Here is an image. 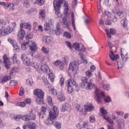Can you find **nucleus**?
Masks as SVG:
<instances>
[{"label":"nucleus","mask_w":129,"mask_h":129,"mask_svg":"<svg viewBox=\"0 0 129 129\" xmlns=\"http://www.w3.org/2000/svg\"><path fill=\"white\" fill-rule=\"evenodd\" d=\"M63 4V14L64 16L68 17L70 15L71 11L69 8V5L65 0H54L53 1V7L55 11V15L58 18H61L62 14L60 13V9H61V5Z\"/></svg>","instance_id":"1"},{"label":"nucleus","mask_w":129,"mask_h":129,"mask_svg":"<svg viewBox=\"0 0 129 129\" xmlns=\"http://www.w3.org/2000/svg\"><path fill=\"white\" fill-rule=\"evenodd\" d=\"M85 75L87 77H83L81 78L82 84L81 87L82 88H86V89H92L93 87H95V85L93 84H92L91 80H89V81H88V78L91 77L93 75L92 72L89 70L85 72Z\"/></svg>","instance_id":"2"},{"label":"nucleus","mask_w":129,"mask_h":129,"mask_svg":"<svg viewBox=\"0 0 129 129\" xmlns=\"http://www.w3.org/2000/svg\"><path fill=\"white\" fill-rule=\"evenodd\" d=\"M59 114V110L57 107L53 106L50 111L49 112V117L47 118L45 120V124L51 125L53 122V119L57 118V115Z\"/></svg>","instance_id":"3"},{"label":"nucleus","mask_w":129,"mask_h":129,"mask_svg":"<svg viewBox=\"0 0 129 129\" xmlns=\"http://www.w3.org/2000/svg\"><path fill=\"white\" fill-rule=\"evenodd\" d=\"M29 47L31 52H35L37 51V49H38L36 42H35L34 41L27 40L21 44V48L23 51H25L26 49H28Z\"/></svg>","instance_id":"4"},{"label":"nucleus","mask_w":129,"mask_h":129,"mask_svg":"<svg viewBox=\"0 0 129 129\" xmlns=\"http://www.w3.org/2000/svg\"><path fill=\"white\" fill-rule=\"evenodd\" d=\"M33 93L34 95H36L35 102H36L37 104H43L44 102V91H42L41 89H36L34 90Z\"/></svg>","instance_id":"5"},{"label":"nucleus","mask_w":129,"mask_h":129,"mask_svg":"<svg viewBox=\"0 0 129 129\" xmlns=\"http://www.w3.org/2000/svg\"><path fill=\"white\" fill-rule=\"evenodd\" d=\"M100 112L102 113L103 118L107 120L108 122L110 123V124L107 125L108 129H114L113 126V121H112L109 117L107 116V111L103 107L100 108Z\"/></svg>","instance_id":"6"},{"label":"nucleus","mask_w":129,"mask_h":129,"mask_svg":"<svg viewBox=\"0 0 129 129\" xmlns=\"http://www.w3.org/2000/svg\"><path fill=\"white\" fill-rule=\"evenodd\" d=\"M77 62L73 61L70 63L69 71V75L71 78L73 77H75V75L77 74Z\"/></svg>","instance_id":"7"},{"label":"nucleus","mask_w":129,"mask_h":129,"mask_svg":"<svg viewBox=\"0 0 129 129\" xmlns=\"http://www.w3.org/2000/svg\"><path fill=\"white\" fill-rule=\"evenodd\" d=\"M32 67L37 70H41L42 72H45V73H51V70L49 68V67L47 64H38L36 63H33Z\"/></svg>","instance_id":"8"},{"label":"nucleus","mask_w":129,"mask_h":129,"mask_svg":"<svg viewBox=\"0 0 129 129\" xmlns=\"http://www.w3.org/2000/svg\"><path fill=\"white\" fill-rule=\"evenodd\" d=\"M95 98L98 103H101V98L105 97V95L103 92L101 91L99 89H96L95 92Z\"/></svg>","instance_id":"9"},{"label":"nucleus","mask_w":129,"mask_h":129,"mask_svg":"<svg viewBox=\"0 0 129 129\" xmlns=\"http://www.w3.org/2000/svg\"><path fill=\"white\" fill-rule=\"evenodd\" d=\"M21 58L23 64L26 65V66H30L33 64V63L31 62L30 58H28V56L26 54H22Z\"/></svg>","instance_id":"10"},{"label":"nucleus","mask_w":129,"mask_h":129,"mask_svg":"<svg viewBox=\"0 0 129 129\" xmlns=\"http://www.w3.org/2000/svg\"><path fill=\"white\" fill-rule=\"evenodd\" d=\"M67 85L73 87L76 91H79V86L76 84V82L73 79H70L67 82Z\"/></svg>","instance_id":"11"},{"label":"nucleus","mask_w":129,"mask_h":129,"mask_svg":"<svg viewBox=\"0 0 129 129\" xmlns=\"http://www.w3.org/2000/svg\"><path fill=\"white\" fill-rule=\"evenodd\" d=\"M24 121H29V120H35L36 119V115L33 113L24 115L23 117Z\"/></svg>","instance_id":"12"},{"label":"nucleus","mask_w":129,"mask_h":129,"mask_svg":"<svg viewBox=\"0 0 129 129\" xmlns=\"http://www.w3.org/2000/svg\"><path fill=\"white\" fill-rule=\"evenodd\" d=\"M70 109H71V106H70V104H68V103L63 104L60 107V111L62 112H64V111H69Z\"/></svg>","instance_id":"13"},{"label":"nucleus","mask_w":129,"mask_h":129,"mask_svg":"<svg viewBox=\"0 0 129 129\" xmlns=\"http://www.w3.org/2000/svg\"><path fill=\"white\" fill-rule=\"evenodd\" d=\"M82 49H79L80 46L79 45V43H76L73 44V47L77 51H80V52H85V47L83 45V44H82Z\"/></svg>","instance_id":"14"},{"label":"nucleus","mask_w":129,"mask_h":129,"mask_svg":"<svg viewBox=\"0 0 129 129\" xmlns=\"http://www.w3.org/2000/svg\"><path fill=\"white\" fill-rule=\"evenodd\" d=\"M13 30H14V27H12L10 26H8V27L5 28L3 31V33L4 34V36H7V35H9V34H11V33L13 32Z\"/></svg>","instance_id":"15"},{"label":"nucleus","mask_w":129,"mask_h":129,"mask_svg":"<svg viewBox=\"0 0 129 129\" xmlns=\"http://www.w3.org/2000/svg\"><path fill=\"white\" fill-rule=\"evenodd\" d=\"M88 126V122L87 121H81L77 125L78 128H84V127H87Z\"/></svg>","instance_id":"16"},{"label":"nucleus","mask_w":129,"mask_h":129,"mask_svg":"<svg viewBox=\"0 0 129 129\" xmlns=\"http://www.w3.org/2000/svg\"><path fill=\"white\" fill-rule=\"evenodd\" d=\"M52 25V20H49L48 23H46L44 24V31L45 32L50 31V29H51Z\"/></svg>","instance_id":"17"},{"label":"nucleus","mask_w":129,"mask_h":129,"mask_svg":"<svg viewBox=\"0 0 129 129\" xmlns=\"http://www.w3.org/2000/svg\"><path fill=\"white\" fill-rule=\"evenodd\" d=\"M3 59H4L3 62L5 65L6 68H7V69H10V64L8 63V60H9V58H8V56L6 54L4 55Z\"/></svg>","instance_id":"18"},{"label":"nucleus","mask_w":129,"mask_h":129,"mask_svg":"<svg viewBox=\"0 0 129 129\" xmlns=\"http://www.w3.org/2000/svg\"><path fill=\"white\" fill-rule=\"evenodd\" d=\"M85 109L86 111H92L94 109V107L92 105L91 103H88L87 105H85Z\"/></svg>","instance_id":"19"},{"label":"nucleus","mask_w":129,"mask_h":129,"mask_svg":"<svg viewBox=\"0 0 129 129\" xmlns=\"http://www.w3.org/2000/svg\"><path fill=\"white\" fill-rule=\"evenodd\" d=\"M24 35H25V31L20 28L18 34V38L21 40H23L24 39Z\"/></svg>","instance_id":"20"},{"label":"nucleus","mask_w":129,"mask_h":129,"mask_svg":"<svg viewBox=\"0 0 129 129\" xmlns=\"http://www.w3.org/2000/svg\"><path fill=\"white\" fill-rule=\"evenodd\" d=\"M20 26L21 29H23V28H25V29H31V24L29 23H21Z\"/></svg>","instance_id":"21"},{"label":"nucleus","mask_w":129,"mask_h":129,"mask_svg":"<svg viewBox=\"0 0 129 129\" xmlns=\"http://www.w3.org/2000/svg\"><path fill=\"white\" fill-rule=\"evenodd\" d=\"M79 55L80 57V58L82 59V61L83 62V63H85L86 64H87V59H86V57H85V55H84V53L82 52H79Z\"/></svg>","instance_id":"22"},{"label":"nucleus","mask_w":129,"mask_h":129,"mask_svg":"<svg viewBox=\"0 0 129 129\" xmlns=\"http://www.w3.org/2000/svg\"><path fill=\"white\" fill-rule=\"evenodd\" d=\"M39 18L42 19V20H44L45 19V17L46 16V12L45 10L42 9L39 11Z\"/></svg>","instance_id":"23"},{"label":"nucleus","mask_w":129,"mask_h":129,"mask_svg":"<svg viewBox=\"0 0 129 129\" xmlns=\"http://www.w3.org/2000/svg\"><path fill=\"white\" fill-rule=\"evenodd\" d=\"M12 79V77L11 76H6L3 77L2 80V83H5L8 80H11Z\"/></svg>","instance_id":"24"},{"label":"nucleus","mask_w":129,"mask_h":129,"mask_svg":"<svg viewBox=\"0 0 129 129\" xmlns=\"http://www.w3.org/2000/svg\"><path fill=\"white\" fill-rule=\"evenodd\" d=\"M57 99L58 100H59V101L62 102V101H65L66 98L65 97V96H64L63 94H60L58 96Z\"/></svg>","instance_id":"25"},{"label":"nucleus","mask_w":129,"mask_h":129,"mask_svg":"<svg viewBox=\"0 0 129 129\" xmlns=\"http://www.w3.org/2000/svg\"><path fill=\"white\" fill-rule=\"evenodd\" d=\"M72 19V25L74 28V30L75 31L76 30V27H75V19H74V13L72 12L71 14Z\"/></svg>","instance_id":"26"},{"label":"nucleus","mask_w":129,"mask_h":129,"mask_svg":"<svg viewBox=\"0 0 129 129\" xmlns=\"http://www.w3.org/2000/svg\"><path fill=\"white\" fill-rule=\"evenodd\" d=\"M48 78L50 79L51 82H54L55 79V76L54 74L52 73V72L50 71V73L48 74Z\"/></svg>","instance_id":"27"},{"label":"nucleus","mask_w":129,"mask_h":129,"mask_svg":"<svg viewBox=\"0 0 129 129\" xmlns=\"http://www.w3.org/2000/svg\"><path fill=\"white\" fill-rule=\"evenodd\" d=\"M33 37H34V35L33 33L31 32H28L26 34L25 38L27 40H31V39H33Z\"/></svg>","instance_id":"28"},{"label":"nucleus","mask_w":129,"mask_h":129,"mask_svg":"<svg viewBox=\"0 0 129 129\" xmlns=\"http://www.w3.org/2000/svg\"><path fill=\"white\" fill-rule=\"evenodd\" d=\"M17 57H18V55L17 54H14L13 56V61L14 64H20V61L17 59Z\"/></svg>","instance_id":"29"},{"label":"nucleus","mask_w":129,"mask_h":129,"mask_svg":"<svg viewBox=\"0 0 129 129\" xmlns=\"http://www.w3.org/2000/svg\"><path fill=\"white\" fill-rule=\"evenodd\" d=\"M23 117H24V115H21V114H20V115H15L14 116V119H15V120H17V121L20 120V118H21V119H22L23 120H24Z\"/></svg>","instance_id":"30"},{"label":"nucleus","mask_w":129,"mask_h":129,"mask_svg":"<svg viewBox=\"0 0 129 129\" xmlns=\"http://www.w3.org/2000/svg\"><path fill=\"white\" fill-rule=\"evenodd\" d=\"M110 52L109 53V57L112 61H114V60H115L114 53H113V51L112 50H110Z\"/></svg>","instance_id":"31"},{"label":"nucleus","mask_w":129,"mask_h":129,"mask_svg":"<svg viewBox=\"0 0 129 129\" xmlns=\"http://www.w3.org/2000/svg\"><path fill=\"white\" fill-rule=\"evenodd\" d=\"M62 23L63 25H64L66 27V28L69 29V24H68V21H67V19H66V18H63Z\"/></svg>","instance_id":"32"},{"label":"nucleus","mask_w":129,"mask_h":129,"mask_svg":"<svg viewBox=\"0 0 129 129\" xmlns=\"http://www.w3.org/2000/svg\"><path fill=\"white\" fill-rule=\"evenodd\" d=\"M120 51H121L120 55H121V57L122 58V60L123 62H125L126 61V60H127V59H128V57H126V56H124V55H123L122 54V48H121Z\"/></svg>","instance_id":"33"},{"label":"nucleus","mask_w":129,"mask_h":129,"mask_svg":"<svg viewBox=\"0 0 129 129\" xmlns=\"http://www.w3.org/2000/svg\"><path fill=\"white\" fill-rule=\"evenodd\" d=\"M121 23L122 24L123 27L125 28L127 26V20L126 19H123L121 20Z\"/></svg>","instance_id":"34"},{"label":"nucleus","mask_w":129,"mask_h":129,"mask_svg":"<svg viewBox=\"0 0 129 129\" xmlns=\"http://www.w3.org/2000/svg\"><path fill=\"white\" fill-rule=\"evenodd\" d=\"M74 91V88L68 85V93H72Z\"/></svg>","instance_id":"35"},{"label":"nucleus","mask_w":129,"mask_h":129,"mask_svg":"<svg viewBox=\"0 0 129 129\" xmlns=\"http://www.w3.org/2000/svg\"><path fill=\"white\" fill-rule=\"evenodd\" d=\"M7 25L6 22L4 21V20H0V29H3L5 28Z\"/></svg>","instance_id":"36"},{"label":"nucleus","mask_w":129,"mask_h":129,"mask_svg":"<svg viewBox=\"0 0 129 129\" xmlns=\"http://www.w3.org/2000/svg\"><path fill=\"white\" fill-rule=\"evenodd\" d=\"M76 109H77V110H78V111H80V112H82V111H83V107L81 106L80 105L77 104L76 105Z\"/></svg>","instance_id":"37"},{"label":"nucleus","mask_w":129,"mask_h":129,"mask_svg":"<svg viewBox=\"0 0 129 129\" xmlns=\"http://www.w3.org/2000/svg\"><path fill=\"white\" fill-rule=\"evenodd\" d=\"M5 6H6V8H10V7H12L11 10H12V11L15 10V5H14V4L9 3L5 5Z\"/></svg>","instance_id":"38"},{"label":"nucleus","mask_w":129,"mask_h":129,"mask_svg":"<svg viewBox=\"0 0 129 129\" xmlns=\"http://www.w3.org/2000/svg\"><path fill=\"white\" fill-rule=\"evenodd\" d=\"M42 51L44 54H48L50 52V49L49 48H45L44 47L42 48Z\"/></svg>","instance_id":"39"},{"label":"nucleus","mask_w":129,"mask_h":129,"mask_svg":"<svg viewBox=\"0 0 129 129\" xmlns=\"http://www.w3.org/2000/svg\"><path fill=\"white\" fill-rule=\"evenodd\" d=\"M47 100L49 105H51V106L53 105V101H52V97L51 96H48L47 97Z\"/></svg>","instance_id":"40"},{"label":"nucleus","mask_w":129,"mask_h":129,"mask_svg":"<svg viewBox=\"0 0 129 129\" xmlns=\"http://www.w3.org/2000/svg\"><path fill=\"white\" fill-rule=\"evenodd\" d=\"M28 126L29 129H36V127H37L35 123H30Z\"/></svg>","instance_id":"41"},{"label":"nucleus","mask_w":129,"mask_h":129,"mask_svg":"<svg viewBox=\"0 0 129 129\" xmlns=\"http://www.w3.org/2000/svg\"><path fill=\"white\" fill-rule=\"evenodd\" d=\"M36 4H37L38 6H42V5H44V3H45L44 0H36L35 1Z\"/></svg>","instance_id":"42"},{"label":"nucleus","mask_w":129,"mask_h":129,"mask_svg":"<svg viewBox=\"0 0 129 129\" xmlns=\"http://www.w3.org/2000/svg\"><path fill=\"white\" fill-rule=\"evenodd\" d=\"M18 72V69L16 68H13L11 69V71L10 72V75H13L14 73H17Z\"/></svg>","instance_id":"43"},{"label":"nucleus","mask_w":129,"mask_h":129,"mask_svg":"<svg viewBox=\"0 0 129 129\" xmlns=\"http://www.w3.org/2000/svg\"><path fill=\"white\" fill-rule=\"evenodd\" d=\"M117 68L118 69H120V68H122V67L123 66V63L120 61H117Z\"/></svg>","instance_id":"44"},{"label":"nucleus","mask_w":129,"mask_h":129,"mask_svg":"<svg viewBox=\"0 0 129 129\" xmlns=\"http://www.w3.org/2000/svg\"><path fill=\"white\" fill-rule=\"evenodd\" d=\"M42 80L43 81L44 84H45L46 86H48L49 85V83L48 82L47 78L45 77H43Z\"/></svg>","instance_id":"45"},{"label":"nucleus","mask_w":129,"mask_h":129,"mask_svg":"<svg viewBox=\"0 0 129 129\" xmlns=\"http://www.w3.org/2000/svg\"><path fill=\"white\" fill-rule=\"evenodd\" d=\"M18 106L20 107H25L26 106V103L24 102H20L17 103Z\"/></svg>","instance_id":"46"},{"label":"nucleus","mask_w":129,"mask_h":129,"mask_svg":"<svg viewBox=\"0 0 129 129\" xmlns=\"http://www.w3.org/2000/svg\"><path fill=\"white\" fill-rule=\"evenodd\" d=\"M27 83L28 84V85H30L31 86V85L33 84V79H29L27 80Z\"/></svg>","instance_id":"47"},{"label":"nucleus","mask_w":129,"mask_h":129,"mask_svg":"<svg viewBox=\"0 0 129 129\" xmlns=\"http://www.w3.org/2000/svg\"><path fill=\"white\" fill-rule=\"evenodd\" d=\"M105 24L106 25H108L109 26H110V25H111V20L109 19V17H108V18L106 20Z\"/></svg>","instance_id":"48"},{"label":"nucleus","mask_w":129,"mask_h":129,"mask_svg":"<svg viewBox=\"0 0 129 129\" xmlns=\"http://www.w3.org/2000/svg\"><path fill=\"white\" fill-rule=\"evenodd\" d=\"M24 6L26 8H28L30 6V3L28 0H24Z\"/></svg>","instance_id":"49"},{"label":"nucleus","mask_w":129,"mask_h":129,"mask_svg":"<svg viewBox=\"0 0 129 129\" xmlns=\"http://www.w3.org/2000/svg\"><path fill=\"white\" fill-rule=\"evenodd\" d=\"M17 83H18V82H17V81L11 80L10 82V85L11 86H15V85H16Z\"/></svg>","instance_id":"50"},{"label":"nucleus","mask_w":129,"mask_h":129,"mask_svg":"<svg viewBox=\"0 0 129 129\" xmlns=\"http://www.w3.org/2000/svg\"><path fill=\"white\" fill-rule=\"evenodd\" d=\"M84 22L86 25H88V24L90 23V22H91V19L90 18L88 17V18L85 19Z\"/></svg>","instance_id":"51"},{"label":"nucleus","mask_w":129,"mask_h":129,"mask_svg":"<svg viewBox=\"0 0 129 129\" xmlns=\"http://www.w3.org/2000/svg\"><path fill=\"white\" fill-rule=\"evenodd\" d=\"M45 40L46 42L47 43V44H50L51 41H52V38L50 36H48Z\"/></svg>","instance_id":"52"},{"label":"nucleus","mask_w":129,"mask_h":129,"mask_svg":"<svg viewBox=\"0 0 129 129\" xmlns=\"http://www.w3.org/2000/svg\"><path fill=\"white\" fill-rule=\"evenodd\" d=\"M64 36L65 37H67V38H68L69 39H70V38H71V34L68 32H64Z\"/></svg>","instance_id":"53"},{"label":"nucleus","mask_w":129,"mask_h":129,"mask_svg":"<svg viewBox=\"0 0 129 129\" xmlns=\"http://www.w3.org/2000/svg\"><path fill=\"white\" fill-rule=\"evenodd\" d=\"M24 92H24V88L23 87L20 88V90L19 93L20 96H23V95H24Z\"/></svg>","instance_id":"54"},{"label":"nucleus","mask_w":129,"mask_h":129,"mask_svg":"<svg viewBox=\"0 0 129 129\" xmlns=\"http://www.w3.org/2000/svg\"><path fill=\"white\" fill-rule=\"evenodd\" d=\"M54 125L56 128H61V123L58 122H55L54 123Z\"/></svg>","instance_id":"55"},{"label":"nucleus","mask_w":129,"mask_h":129,"mask_svg":"<svg viewBox=\"0 0 129 129\" xmlns=\"http://www.w3.org/2000/svg\"><path fill=\"white\" fill-rule=\"evenodd\" d=\"M89 121L90 122H94V121H95V118L93 115L90 116Z\"/></svg>","instance_id":"56"},{"label":"nucleus","mask_w":129,"mask_h":129,"mask_svg":"<svg viewBox=\"0 0 129 129\" xmlns=\"http://www.w3.org/2000/svg\"><path fill=\"white\" fill-rule=\"evenodd\" d=\"M56 35H60L61 34V29L59 27H56V30L55 31Z\"/></svg>","instance_id":"57"},{"label":"nucleus","mask_w":129,"mask_h":129,"mask_svg":"<svg viewBox=\"0 0 129 129\" xmlns=\"http://www.w3.org/2000/svg\"><path fill=\"white\" fill-rule=\"evenodd\" d=\"M38 114L40 118H44V117L45 116V113L43 112H40Z\"/></svg>","instance_id":"58"},{"label":"nucleus","mask_w":129,"mask_h":129,"mask_svg":"<svg viewBox=\"0 0 129 129\" xmlns=\"http://www.w3.org/2000/svg\"><path fill=\"white\" fill-rule=\"evenodd\" d=\"M110 101H111L110 97L107 96V97H105V99H104L105 102L108 103V102H110Z\"/></svg>","instance_id":"59"},{"label":"nucleus","mask_w":129,"mask_h":129,"mask_svg":"<svg viewBox=\"0 0 129 129\" xmlns=\"http://www.w3.org/2000/svg\"><path fill=\"white\" fill-rule=\"evenodd\" d=\"M60 84L61 86H64V78L61 77L60 79Z\"/></svg>","instance_id":"60"},{"label":"nucleus","mask_w":129,"mask_h":129,"mask_svg":"<svg viewBox=\"0 0 129 129\" xmlns=\"http://www.w3.org/2000/svg\"><path fill=\"white\" fill-rule=\"evenodd\" d=\"M110 33L111 34V35H115V34H116V31L115 29H110Z\"/></svg>","instance_id":"61"},{"label":"nucleus","mask_w":129,"mask_h":129,"mask_svg":"<svg viewBox=\"0 0 129 129\" xmlns=\"http://www.w3.org/2000/svg\"><path fill=\"white\" fill-rule=\"evenodd\" d=\"M103 87L104 89H105V90L108 91L110 89L109 85H103Z\"/></svg>","instance_id":"62"},{"label":"nucleus","mask_w":129,"mask_h":129,"mask_svg":"<svg viewBox=\"0 0 129 129\" xmlns=\"http://www.w3.org/2000/svg\"><path fill=\"white\" fill-rule=\"evenodd\" d=\"M77 5H78L77 0H75L72 3V6L74 8H75Z\"/></svg>","instance_id":"63"},{"label":"nucleus","mask_w":129,"mask_h":129,"mask_svg":"<svg viewBox=\"0 0 129 129\" xmlns=\"http://www.w3.org/2000/svg\"><path fill=\"white\" fill-rule=\"evenodd\" d=\"M39 60H40V61H43L45 60V56H44L42 54H40L39 56Z\"/></svg>","instance_id":"64"}]
</instances>
